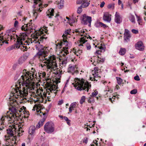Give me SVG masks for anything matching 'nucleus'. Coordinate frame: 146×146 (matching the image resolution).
Here are the masks:
<instances>
[{"label":"nucleus","mask_w":146,"mask_h":146,"mask_svg":"<svg viewBox=\"0 0 146 146\" xmlns=\"http://www.w3.org/2000/svg\"><path fill=\"white\" fill-rule=\"evenodd\" d=\"M100 49H102V50H104V51H105V47L104 45L103 46H100L98 47Z\"/></svg>","instance_id":"3c124183"},{"label":"nucleus","mask_w":146,"mask_h":146,"mask_svg":"<svg viewBox=\"0 0 146 146\" xmlns=\"http://www.w3.org/2000/svg\"><path fill=\"white\" fill-rule=\"evenodd\" d=\"M18 21H15L14 24V27H17L18 26Z\"/></svg>","instance_id":"603ef678"},{"label":"nucleus","mask_w":146,"mask_h":146,"mask_svg":"<svg viewBox=\"0 0 146 146\" xmlns=\"http://www.w3.org/2000/svg\"><path fill=\"white\" fill-rule=\"evenodd\" d=\"M28 58L27 56L26 55H23L21 56L19 59L18 62V64H22L27 60Z\"/></svg>","instance_id":"6ab92c4d"},{"label":"nucleus","mask_w":146,"mask_h":146,"mask_svg":"<svg viewBox=\"0 0 146 146\" xmlns=\"http://www.w3.org/2000/svg\"><path fill=\"white\" fill-rule=\"evenodd\" d=\"M69 67L68 70L70 72H72L74 70L75 66H72L71 65H70Z\"/></svg>","instance_id":"2f4dec72"},{"label":"nucleus","mask_w":146,"mask_h":146,"mask_svg":"<svg viewBox=\"0 0 146 146\" xmlns=\"http://www.w3.org/2000/svg\"><path fill=\"white\" fill-rule=\"evenodd\" d=\"M82 23L84 25H87L88 23L89 26H90L92 21V17L87 16L86 14H84L81 17Z\"/></svg>","instance_id":"9b49d317"},{"label":"nucleus","mask_w":146,"mask_h":146,"mask_svg":"<svg viewBox=\"0 0 146 146\" xmlns=\"http://www.w3.org/2000/svg\"><path fill=\"white\" fill-rule=\"evenodd\" d=\"M100 61L101 62H103L105 60V59L103 58H101L100 57Z\"/></svg>","instance_id":"4d7b16f0"},{"label":"nucleus","mask_w":146,"mask_h":146,"mask_svg":"<svg viewBox=\"0 0 146 146\" xmlns=\"http://www.w3.org/2000/svg\"><path fill=\"white\" fill-rule=\"evenodd\" d=\"M136 17L137 18V21L138 22L139 24L140 25V23L141 22V19L137 15H136Z\"/></svg>","instance_id":"09e8293b"},{"label":"nucleus","mask_w":146,"mask_h":146,"mask_svg":"<svg viewBox=\"0 0 146 146\" xmlns=\"http://www.w3.org/2000/svg\"><path fill=\"white\" fill-rule=\"evenodd\" d=\"M49 88H48L46 90V93L50 94V92L52 93H54L55 94V95H56L57 92L58 91V90H57L58 87L57 86H56L54 84L52 85L50 84L49 86Z\"/></svg>","instance_id":"9d476101"},{"label":"nucleus","mask_w":146,"mask_h":146,"mask_svg":"<svg viewBox=\"0 0 146 146\" xmlns=\"http://www.w3.org/2000/svg\"><path fill=\"white\" fill-rule=\"evenodd\" d=\"M103 19L104 21H107L108 22H110L111 20V18L110 17L109 14H104L103 16Z\"/></svg>","instance_id":"b1692460"},{"label":"nucleus","mask_w":146,"mask_h":146,"mask_svg":"<svg viewBox=\"0 0 146 146\" xmlns=\"http://www.w3.org/2000/svg\"><path fill=\"white\" fill-rule=\"evenodd\" d=\"M41 146H48V145L47 143H44L42 144Z\"/></svg>","instance_id":"13d9d810"},{"label":"nucleus","mask_w":146,"mask_h":146,"mask_svg":"<svg viewBox=\"0 0 146 146\" xmlns=\"http://www.w3.org/2000/svg\"><path fill=\"white\" fill-rule=\"evenodd\" d=\"M116 79L117 81V84L119 85H120L123 81V80L120 78L117 77Z\"/></svg>","instance_id":"e433bc0d"},{"label":"nucleus","mask_w":146,"mask_h":146,"mask_svg":"<svg viewBox=\"0 0 146 146\" xmlns=\"http://www.w3.org/2000/svg\"><path fill=\"white\" fill-rule=\"evenodd\" d=\"M76 79L77 80V82H76L75 88L79 91L85 90L88 92L89 89L91 87V85L89 84L88 82H86V81L83 79L76 78Z\"/></svg>","instance_id":"20e7f679"},{"label":"nucleus","mask_w":146,"mask_h":146,"mask_svg":"<svg viewBox=\"0 0 146 146\" xmlns=\"http://www.w3.org/2000/svg\"><path fill=\"white\" fill-rule=\"evenodd\" d=\"M134 80L136 81H139L140 80L139 76L138 75H137L135 76L134 77Z\"/></svg>","instance_id":"de8ad7c7"},{"label":"nucleus","mask_w":146,"mask_h":146,"mask_svg":"<svg viewBox=\"0 0 146 146\" xmlns=\"http://www.w3.org/2000/svg\"><path fill=\"white\" fill-rule=\"evenodd\" d=\"M34 5L33 7L34 9L33 10L34 15H37L39 13L41 12L44 7H47L48 5V4L42 5L41 0H33Z\"/></svg>","instance_id":"39448f33"},{"label":"nucleus","mask_w":146,"mask_h":146,"mask_svg":"<svg viewBox=\"0 0 146 146\" xmlns=\"http://www.w3.org/2000/svg\"><path fill=\"white\" fill-rule=\"evenodd\" d=\"M23 46H21V50L24 51L25 50H26V49L27 48V46H25L23 45Z\"/></svg>","instance_id":"a18cd8bd"},{"label":"nucleus","mask_w":146,"mask_h":146,"mask_svg":"<svg viewBox=\"0 0 146 146\" xmlns=\"http://www.w3.org/2000/svg\"><path fill=\"white\" fill-rule=\"evenodd\" d=\"M46 119V117H44L43 119L40 120L36 125V127L34 125L30 126L29 130V134L31 135H34L35 133V130L36 128L38 129L43 125Z\"/></svg>","instance_id":"6e6552de"},{"label":"nucleus","mask_w":146,"mask_h":146,"mask_svg":"<svg viewBox=\"0 0 146 146\" xmlns=\"http://www.w3.org/2000/svg\"><path fill=\"white\" fill-rule=\"evenodd\" d=\"M82 7L81 6V5L79 7H78V10L77 11V12L78 13H81L82 11Z\"/></svg>","instance_id":"a19ab883"},{"label":"nucleus","mask_w":146,"mask_h":146,"mask_svg":"<svg viewBox=\"0 0 146 146\" xmlns=\"http://www.w3.org/2000/svg\"><path fill=\"white\" fill-rule=\"evenodd\" d=\"M75 32L76 33H78V34H77V35H80L82 36H84L83 34H81L82 33V30L76 29L75 31Z\"/></svg>","instance_id":"72a5a7b5"},{"label":"nucleus","mask_w":146,"mask_h":146,"mask_svg":"<svg viewBox=\"0 0 146 146\" xmlns=\"http://www.w3.org/2000/svg\"><path fill=\"white\" fill-rule=\"evenodd\" d=\"M17 37V35H12L11 34L8 35L5 34L3 35V33L0 34V46H2L5 43L6 44H8V41L9 40L15 39H16Z\"/></svg>","instance_id":"423d86ee"},{"label":"nucleus","mask_w":146,"mask_h":146,"mask_svg":"<svg viewBox=\"0 0 146 146\" xmlns=\"http://www.w3.org/2000/svg\"><path fill=\"white\" fill-rule=\"evenodd\" d=\"M7 132L9 137H11L14 135L16 132V129L15 128L11 127L7 129Z\"/></svg>","instance_id":"dca6fc26"},{"label":"nucleus","mask_w":146,"mask_h":146,"mask_svg":"<svg viewBox=\"0 0 146 146\" xmlns=\"http://www.w3.org/2000/svg\"><path fill=\"white\" fill-rule=\"evenodd\" d=\"M35 33L32 35L33 36V40H32L31 43H38L35 45V47L36 49L38 51L35 56L39 59L40 60L44 61L40 64L42 68H46L50 70L51 71H54L57 66L56 56L52 55L45 58L48 54V52L46 50V48L40 44V42H42L44 40H46L47 37H46L45 35H42L41 32H35Z\"/></svg>","instance_id":"f257e3e1"},{"label":"nucleus","mask_w":146,"mask_h":146,"mask_svg":"<svg viewBox=\"0 0 146 146\" xmlns=\"http://www.w3.org/2000/svg\"><path fill=\"white\" fill-rule=\"evenodd\" d=\"M32 21L31 20L30 21V22L27 24H24V25L22 26L21 27V29L22 30L24 31H29L30 32H31L32 31L31 30L34 29V27L32 26V24L31 23Z\"/></svg>","instance_id":"f8f14e48"},{"label":"nucleus","mask_w":146,"mask_h":146,"mask_svg":"<svg viewBox=\"0 0 146 146\" xmlns=\"http://www.w3.org/2000/svg\"><path fill=\"white\" fill-rule=\"evenodd\" d=\"M46 113H43V112H42L41 111H40V116H42V115L44 116L42 118V119L44 117H45L46 118V117L44 115H45Z\"/></svg>","instance_id":"864d4df0"},{"label":"nucleus","mask_w":146,"mask_h":146,"mask_svg":"<svg viewBox=\"0 0 146 146\" xmlns=\"http://www.w3.org/2000/svg\"><path fill=\"white\" fill-rule=\"evenodd\" d=\"M36 110L37 112H38L39 111H38V110L41 107V106L40 105H36Z\"/></svg>","instance_id":"49530a36"},{"label":"nucleus","mask_w":146,"mask_h":146,"mask_svg":"<svg viewBox=\"0 0 146 146\" xmlns=\"http://www.w3.org/2000/svg\"><path fill=\"white\" fill-rule=\"evenodd\" d=\"M54 10L52 9H48L46 12V16L50 18H52V16H54Z\"/></svg>","instance_id":"4be33fe9"},{"label":"nucleus","mask_w":146,"mask_h":146,"mask_svg":"<svg viewBox=\"0 0 146 146\" xmlns=\"http://www.w3.org/2000/svg\"><path fill=\"white\" fill-rule=\"evenodd\" d=\"M64 2V0H60L58 3V7L59 9H61L63 7Z\"/></svg>","instance_id":"bb28decb"},{"label":"nucleus","mask_w":146,"mask_h":146,"mask_svg":"<svg viewBox=\"0 0 146 146\" xmlns=\"http://www.w3.org/2000/svg\"><path fill=\"white\" fill-rule=\"evenodd\" d=\"M100 58V56H97V57H93L92 58V60H94V62H96L97 63H101L100 61V60L99 59Z\"/></svg>","instance_id":"c756f323"},{"label":"nucleus","mask_w":146,"mask_h":146,"mask_svg":"<svg viewBox=\"0 0 146 146\" xmlns=\"http://www.w3.org/2000/svg\"><path fill=\"white\" fill-rule=\"evenodd\" d=\"M131 37V35L127 30L125 29L124 33V40L126 42L129 41L130 38Z\"/></svg>","instance_id":"a211bd4d"},{"label":"nucleus","mask_w":146,"mask_h":146,"mask_svg":"<svg viewBox=\"0 0 146 146\" xmlns=\"http://www.w3.org/2000/svg\"><path fill=\"white\" fill-rule=\"evenodd\" d=\"M65 39L63 38V41L61 42L60 43H58L57 46H59V48H60L63 45H65V46H68V42Z\"/></svg>","instance_id":"5701e85b"},{"label":"nucleus","mask_w":146,"mask_h":146,"mask_svg":"<svg viewBox=\"0 0 146 146\" xmlns=\"http://www.w3.org/2000/svg\"><path fill=\"white\" fill-rule=\"evenodd\" d=\"M88 141V139L87 138H86V139L84 140L83 141V142L84 143H87Z\"/></svg>","instance_id":"052dcab7"},{"label":"nucleus","mask_w":146,"mask_h":146,"mask_svg":"<svg viewBox=\"0 0 146 146\" xmlns=\"http://www.w3.org/2000/svg\"><path fill=\"white\" fill-rule=\"evenodd\" d=\"M70 120L69 119L68 120V121H66L67 124L69 125H70Z\"/></svg>","instance_id":"774afa93"},{"label":"nucleus","mask_w":146,"mask_h":146,"mask_svg":"<svg viewBox=\"0 0 146 146\" xmlns=\"http://www.w3.org/2000/svg\"><path fill=\"white\" fill-rule=\"evenodd\" d=\"M77 103L76 102L72 103L70 105L69 108V111L70 113H71L72 111V110H74L76 106Z\"/></svg>","instance_id":"393cba45"},{"label":"nucleus","mask_w":146,"mask_h":146,"mask_svg":"<svg viewBox=\"0 0 146 146\" xmlns=\"http://www.w3.org/2000/svg\"><path fill=\"white\" fill-rule=\"evenodd\" d=\"M46 73L44 72H43L42 73V75H41V76H42V77L43 78L46 75Z\"/></svg>","instance_id":"bf43d9fd"},{"label":"nucleus","mask_w":146,"mask_h":146,"mask_svg":"<svg viewBox=\"0 0 146 146\" xmlns=\"http://www.w3.org/2000/svg\"><path fill=\"white\" fill-rule=\"evenodd\" d=\"M12 33V34L13 35H14L15 33V32L13 31H12V30H10V31L9 34H11Z\"/></svg>","instance_id":"6e6d98bb"},{"label":"nucleus","mask_w":146,"mask_h":146,"mask_svg":"<svg viewBox=\"0 0 146 146\" xmlns=\"http://www.w3.org/2000/svg\"><path fill=\"white\" fill-rule=\"evenodd\" d=\"M105 4V3L104 1L102 2L100 4V7L101 8L103 7H104V6Z\"/></svg>","instance_id":"5fc2aeb1"},{"label":"nucleus","mask_w":146,"mask_h":146,"mask_svg":"<svg viewBox=\"0 0 146 146\" xmlns=\"http://www.w3.org/2000/svg\"><path fill=\"white\" fill-rule=\"evenodd\" d=\"M85 100V97L84 96H82L80 101V103L82 104L84 102Z\"/></svg>","instance_id":"4c0bfd02"},{"label":"nucleus","mask_w":146,"mask_h":146,"mask_svg":"<svg viewBox=\"0 0 146 146\" xmlns=\"http://www.w3.org/2000/svg\"><path fill=\"white\" fill-rule=\"evenodd\" d=\"M76 3L78 4H81V6L83 8L87 7L90 4L86 0H78L76 1Z\"/></svg>","instance_id":"4468645a"},{"label":"nucleus","mask_w":146,"mask_h":146,"mask_svg":"<svg viewBox=\"0 0 146 146\" xmlns=\"http://www.w3.org/2000/svg\"><path fill=\"white\" fill-rule=\"evenodd\" d=\"M88 38H89L90 40L92 39V38L89 35H84V36L81 37L80 39L79 40V42L80 44H78V46H83V44L85 43L87 41V40H86V38L88 39Z\"/></svg>","instance_id":"ddd939ff"},{"label":"nucleus","mask_w":146,"mask_h":146,"mask_svg":"<svg viewBox=\"0 0 146 146\" xmlns=\"http://www.w3.org/2000/svg\"><path fill=\"white\" fill-rule=\"evenodd\" d=\"M97 25L98 26H102L104 28L106 27H107L106 25L101 22H99L98 23H97Z\"/></svg>","instance_id":"c9c22d12"},{"label":"nucleus","mask_w":146,"mask_h":146,"mask_svg":"<svg viewBox=\"0 0 146 146\" xmlns=\"http://www.w3.org/2000/svg\"><path fill=\"white\" fill-rule=\"evenodd\" d=\"M94 72L93 74V75L94 76V80L95 81H97V80H96L95 79V78L97 77H99L100 78V76H98V67H95L94 68Z\"/></svg>","instance_id":"412c9836"},{"label":"nucleus","mask_w":146,"mask_h":146,"mask_svg":"<svg viewBox=\"0 0 146 146\" xmlns=\"http://www.w3.org/2000/svg\"><path fill=\"white\" fill-rule=\"evenodd\" d=\"M86 46L87 50H89L91 48V46L90 44L88 43H87L86 44Z\"/></svg>","instance_id":"79ce46f5"},{"label":"nucleus","mask_w":146,"mask_h":146,"mask_svg":"<svg viewBox=\"0 0 146 146\" xmlns=\"http://www.w3.org/2000/svg\"><path fill=\"white\" fill-rule=\"evenodd\" d=\"M77 53H78V54L80 55L81 53H82V50H79L77 52Z\"/></svg>","instance_id":"69168bd1"},{"label":"nucleus","mask_w":146,"mask_h":146,"mask_svg":"<svg viewBox=\"0 0 146 146\" xmlns=\"http://www.w3.org/2000/svg\"><path fill=\"white\" fill-rule=\"evenodd\" d=\"M63 103V101L62 100H60L59 101L58 104L61 105Z\"/></svg>","instance_id":"338daca9"},{"label":"nucleus","mask_w":146,"mask_h":146,"mask_svg":"<svg viewBox=\"0 0 146 146\" xmlns=\"http://www.w3.org/2000/svg\"><path fill=\"white\" fill-rule=\"evenodd\" d=\"M17 107H13L11 109V111L12 113H10L9 115H7L2 116L0 119V121L1 122V124H3L4 120L6 119L7 121H10V123L14 122L15 121L18 119L19 115L16 114Z\"/></svg>","instance_id":"7ed1b4c3"},{"label":"nucleus","mask_w":146,"mask_h":146,"mask_svg":"<svg viewBox=\"0 0 146 146\" xmlns=\"http://www.w3.org/2000/svg\"><path fill=\"white\" fill-rule=\"evenodd\" d=\"M115 16V22L117 24H120L121 22L122 21L119 13L117 12H116Z\"/></svg>","instance_id":"aec40b11"},{"label":"nucleus","mask_w":146,"mask_h":146,"mask_svg":"<svg viewBox=\"0 0 146 146\" xmlns=\"http://www.w3.org/2000/svg\"><path fill=\"white\" fill-rule=\"evenodd\" d=\"M63 119H64L66 121H68L69 120L68 117L66 116H64V117Z\"/></svg>","instance_id":"680f3d73"},{"label":"nucleus","mask_w":146,"mask_h":146,"mask_svg":"<svg viewBox=\"0 0 146 146\" xmlns=\"http://www.w3.org/2000/svg\"><path fill=\"white\" fill-rule=\"evenodd\" d=\"M137 92L136 89H133L130 91V94H135Z\"/></svg>","instance_id":"37998d69"},{"label":"nucleus","mask_w":146,"mask_h":146,"mask_svg":"<svg viewBox=\"0 0 146 146\" xmlns=\"http://www.w3.org/2000/svg\"><path fill=\"white\" fill-rule=\"evenodd\" d=\"M131 31L133 33L135 34H137L138 33V31L137 30L134 29H132L131 30Z\"/></svg>","instance_id":"8fccbe9b"},{"label":"nucleus","mask_w":146,"mask_h":146,"mask_svg":"<svg viewBox=\"0 0 146 146\" xmlns=\"http://www.w3.org/2000/svg\"><path fill=\"white\" fill-rule=\"evenodd\" d=\"M69 35L68 34V33L65 31L64 33L62 36L64 39H66V38H67V37H69V36H68Z\"/></svg>","instance_id":"f704fd0d"},{"label":"nucleus","mask_w":146,"mask_h":146,"mask_svg":"<svg viewBox=\"0 0 146 146\" xmlns=\"http://www.w3.org/2000/svg\"><path fill=\"white\" fill-rule=\"evenodd\" d=\"M136 49L141 51H143L144 49V46L142 42L139 41L137 42L135 45Z\"/></svg>","instance_id":"2eb2a0df"},{"label":"nucleus","mask_w":146,"mask_h":146,"mask_svg":"<svg viewBox=\"0 0 146 146\" xmlns=\"http://www.w3.org/2000/svg\"><path fill=\"white\" fill-rule=\"evenodd\" d=\"M98 94V92L97 91H96V90H95V91L93 92L92 94V97H95L96 95Z\"/></svg>","instance_id":"58836bf2"},{"label":"nucleus","mask_w":146,"mask_h":146,"mask_svg":"<svg viewBox=\"0 0 146 146\" xmlns=\"http://www.w3.org/2000/svg\"><path fill=\"white\" fill-rule=\"evenodd\" d=\"M35 70L32 68L31 72L27 71L26 70H23V74L21 76L22 87H17L14 90L15 94L21 97L26 96L28 94V92H31L33 89L32 80L34 78H35Z\"/></svg>","instance_id":"f03ea898"},{"label":"nucleus","mask_w":146,"mask_h":146,"mask_svg":"<svg viewBox=\"0 0 146 146\" xmlns=\"http://www.w3.org/2000/svg\"><path fill=\"white\" fill-rule=\"evenodd\" d=\"M62 72V70L60 69L59 70L56 71V72L55 73L56 75L55 77L56 78V79H58L56 82V84H58L60 82V81L59 80H59L61 77V75Z\"/></svg>","instance_id":"f3484780"},{"label":"nucleus","mask_w":146,"mask_h":146,"mask_svg":"<svg viewBox=\"0 0 146 146\" xmlns=\"http://www.w3.org/2000/svg\"><path fill=\"white\" fill-rule=\"evenodd\" d=\"M44 131L47 133H52L54 131V125L52 122H48L44 125Z\"/></svg>","instance_id":"1a4fd4ad"},{"label":"nucleus","mask_w":146,"mask_h":146,"mask_svg":"<svg viewBox=\"0 0 146 146\" xmlns=\"http://www.w3.org/2000/svg\"><path fill=\"white\" fill-rule=\"evenodd\" d=\"M126 52V50L125 48H121L119 53L120 55H123L125 54Z\"/></svg>","instance_id":"c85d7f7f"},{"label":"nucleus","mask_w":146,"mask_h":146,"mask_svg":"<svg viewBox=\"0 0 146 146\" xmlns=\"http://www.w3.org/2000/svg\"><path fill=\"white\" fill-rule=\"evenodd\" d=\"M25 110L26 109H25L23 111V114H24L23 117L25 118H27L29 117V112L28 111H27Z\"/></svg>","instance_id":"7c9ffc66"},{"label":"nucleus","mask_w":146,"mask_h":146,"mask_svg":"<svg viewBox=\"0 0 146 146\" xmlns=\"http://www.w3.org/2000/svg\"><path fill=\"white\" fill-rule=\"evenodd\" d=\"M67 63V61L66 60H63L62 63H60V68L62 69L63 68L65 67Z\"/></svg>","instance_id":"a878e982"},{"label":"nucleus","mask_w":146,"mask_h":146,"mask_svg":"<svg viewBox=\"0 0 146 146\" xmlns=\"http://www.w3.org/2000/svg\"><path fill=\"white\" fill-rule=\"evenodd\" d=\"M130 20L132 23L135 22V18L134 16L131 15L130 17Z\"/></svg>","instance_id":"ea45409f"},{"label":"nucleus","mask_w":146,"mask_h":146,"mask_svg":"<svg viewBox=\"0 0 146 146\" xmlns=\"http://www.w3.org/2000/svg\"><path fill=\"white\" fill-rule=\"evenodd\" d=\"M25 109H26V108L24 106H23L21 108H20L19 109H18V108H17L16 114H17V115L19 116V113H21V112H22V113L23 110Z\"/></svg>","instance_id":"cd10ccee"},{"label":"nucleus","mask_w":146,"mask_h":146,"mask_svg":"<svg viewBox=\"0 0 146 146\" xmlns=\"http://www.w3.org/2000/svg\"><path fill=\"white\" fill-rule=\"evenodd\" d=\"M101 52L100 50H97L96 52V53L98 54H100L101 53Z\"/></svg>","instance_id":"e2e57ef3"},{"label":"nucleus","mask_w":146,"mask_h":146,"mask_svg":"<svg viewBox=\"0 0 146 146\" xmlns=\"http://www.w3.org/2000/svg\"><path fill=\"white\" fill-rule=\"evenodd\" d=\"M63 49L64 50H65L66 51H67V50L68 48V47H63Z\"/></svg>","instance_id":"0e129e2a"},{"label":"nucleus","mask_w":146,"mask_h":146,"mask_svg":"<svg viewBox=\"0 0 146 146\" xmlns=\"http://www.w3.org/2000/svg\"><path fill=\"white\" fill-rule=\"evenodd\" d=\"M94 99L92 98H90L88 100V102L89 103H94Z\"/></svg>","instance_id":"c03bdc74"},{"label":"nucleus","mask_w":146,"mask_h":146,"mask_svg":"<svg viewBox=\"0 0 146 146\" xmlns=\"http://www.w3.org/2000/svg\"><path fill=\"white\" fill-rule=\"evenodd\" d=\"M114 3L110 4L108 5V8L110 9L113 10L114 8Z\"/></svg>","instance_id":"473e14b6"},{"label":"nucleus","mask_w":146,"mask_h":146,"mask_svg":"<svg viewBox=\"0 0 146 146\" xmlns=\"http://www.w3.org/2000/svg\"><path fill=\"white\" fill-rule=\"evenodd\" d=\"M16 38H17V40L16 43L14 45H12L10 47L8 48L7 49V51H10L15 48H19L21 46H23L22 41L25 40V38L23 37V35H21V37L17 36Z\"/></svg>","instance_id":"0eeeda50"}]
</instances>
